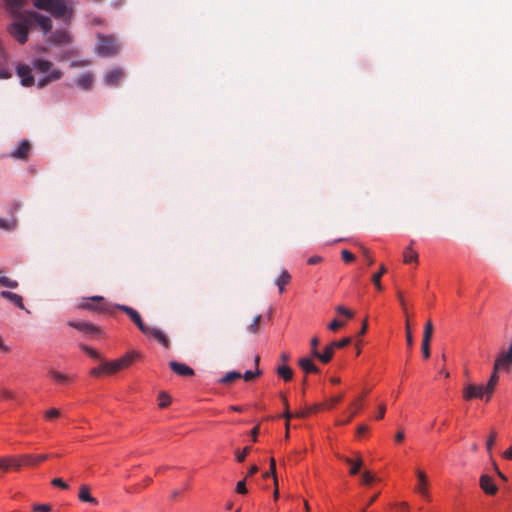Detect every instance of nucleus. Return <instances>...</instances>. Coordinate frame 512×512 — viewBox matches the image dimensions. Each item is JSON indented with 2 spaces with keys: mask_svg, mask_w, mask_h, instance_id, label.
I'll list each match as a JSON object with an SVG mask.
<instances>
[{
  "mask_svg": "<svg viewBox=\"0 0 512 512\" xmlns=\"http://www.w3.org/2000/svg\"><path fill=\"white\" fill-rule=\"evenodd\" d=\"M17 227V220L15 218L3 219L0 218V229L5 231H13Z\"/></svg>",
  "mask_w": 512,
  "mask_h": 512,
  "instance_id": "obj_30",
  "label": "nucleus"
},
{
  "mask_svg": "<svg viewBox=\"0 0 512 512\" xmlns=\"http://www.w3.org/2000/svg\"><path fill=\"white\" fill-rule=\"evenodd\" d=\"M169 366L173 370V372H175L176 374H178L180 376L189 377V376L194 375V370L184 363H180L177 361H171L169 363Z\"/></svg>",
  "mask_w": 512,
  "mask_h": 512,
  "instance_id": "obj_16",
  "label": "nucleus"
},
{
  "mask_svg": "<svg viewBox=\"0 0 512 512\" xmlns=\"http://www.w3.org/2000/svg\"><path fill=\"white\" fill-rule=\"evenodd\" d=\"M351 343V338L350 337H345L339 341H333L331 342L330 344L332 345V347L334 349L336 348H344L346 347L347 345H349Z\"/></svg>",
  "mask_w": 512,
  "mask_h": 512,
  "instance_id": "obj_40",
  "label": "nucleus"
},
{
  "mask_svg": "<svg viewBox=\"0 0 512 512\" xmlns=\"http://www.w3.org/2000/svg\"><path fill=\"white\" fill-rule=\"evenodd\" d=\"M68 325L72 328H75L81 332H83L86 335H96L100 334V329L88 322H82V321H68Z\"/></svg>",
  "mask_w": 512,
  "mask_h": 512,
  "instance_id": "obj_9",
  "label": "nucleus"
},
{
  "mask_svg": "<svg viewBox=\"0 0 512 512\" xmlns=\"http://www.w3.org/2000/svg\"><path fill=\"white\" fill-rule=\"evenodd\" d=\"M48 375L54 379L55 381H57L58 383H61V384H69L73 381V379L66 375V374H63L57 370H54V369H50L48 371Z\"/></svg>",
  "mask_w": 512,
  "mask_h": 512,
  "instance_id": "obj_24",
  "label": "nucleus"
},
{
  "mask_svg": "<svg viewBox=\"0 0 512 512\" xmlns=\"http://www.w3.org/2000/svg\"><path fill=\"white\" fill-rule=\"evenodd\" d=\"M93 80V75L91 73H84L79 76L76 83L81 89L89 90L92 87Z\"/></svg>",
  "mask_w": 512,
  "mask_h": 512,
  "instance_id": "obj_23",
  "label": "nucleus"
},
{
  "mask_svg": "<svg viewBox=\"0 0 512 512\" xmlns=\"http://www.w3.org/2000/svg\"><path fill=\"white\" fill-rule=\"evenodd\" d=\"M98 39L96 51L100 56L111 57L120 51V44L114 36L99 35Z\"/></svg>",
  "mask_w": 512,
  "mask_h": 512,
  "instance_id": "obj_6",
  "label": "nucleus"
},
{
  "mask_svg": "<svg viewBox=\"0 0 512 512\" xmlns=\"http://www.w3.org/2000/svg\"><path fill=\"white\" fill-rule=\"evenodd\" d=\"M52 66H53V63L48 60L36 59L33 61V67L37 71H39L40 73H43V74L49 72V74L47 76H45L44 78L40 79L37 82L38 88H43L46 85H48L49 83L57 81L62 78V76H63L62 71L59 69L51 70Z\"/></svg>",
  "mask_w": 512,
  "mask_h": 512,
  "instance_id": "obj_4",
  "label": "nucleus"
},
{
  "mask_svg": "<svg viewBox=\"0 0 512 512\" xmlns=\"http://www.w3.org/2000/svg\"><path fill=\"white\" fill-rule=\"evenodd\" d=\"M123 77L124 71L121 68H114L104 75L103 80L106 85L114 87L119 84Z\"/></svg>",
  "mask_w": 512,
  "mask_h": 512,
  "instance_id": "obj_10",
  "label": "nucleus"
},
{
  "mask_svg": "<svg viewBox=\"0 0 512 512\" xmlns=\"http://www.w3.org/2000/svg\"><path fill=\"white\" fill-rule=\"evenodd\" d=\"M277 374L283 378L284 381H290L293 377V371L289 366L282 365L278 367Z\"/></svg>",
  "mask_w": 512,
  "mask_h": 512,
  "instance_id": "obj_31",
  "label": "nucleus"
},
{
  "mask_svg": "<svg viewBox=\"0 0 512 512\" xmlns=\"http://www.w3.org/2000/svg\"><path fill=\"white\" fill-rule=\"evenodd\" d=\"M416 475H417V478H418V486H417V491L423 496V497H426L428 495V491H427V476L426 474L421 471V470H417L416 471Z\"/></svg>",
  "mask_w": 512,
  "mask_h": 512,
  "instance_id": "obj_22",
  "label": "nucleus"
},
{
  "mask_svg": "<svg viewBox=\"0 0 512 512\" xmlns=\"http://www.w3.org/2000/svg\"><path fill=\"white\" fill-rule=\"evenodd\" d=\"M311 353L314 357H317V355L319 354V351L317 350V346L319 345V338L318 337H313L311 339Z\"/></svg>",
  "mask_w": 512,
  "mask_h": 512,
  "instance_id": "obj_45",
  "label": "nucleus"
},
{
  "mask_svg": "<svg viewBox=\"0 0 512 512\" xmlns=\"http://www.w3.org/2000/svg\"><path fill=\"white\" fill-rule=\"evenodd\" d=\"M432 334H433V325H432V322L430 320H428L424 327L422 341H426L427 343H430Z\"/></svg>",
  "mask_w": 512,
  "mask_h": 512,
  "instance_id": "obj_36",
  "label": "nucleus"
},
{
  "mask_svg": "<svg viewBox=\"0 0 512 512\" xmlns=\"http://www.w3.org/2000/svg\"><path fill=\"white\" fill-rule=\"evenodd\" d=\"M12 74L6 69H0V79H8Z\"/></svg>",
  "mask_w": 512,
  "mask_h": 512,
  "instance_id": "obj_61",
  "label": "nucleus"
},
{
  "mask_svg": "<svg viewBox=\"0 0 512 512\" xmlns=\"http://www.w3.org/2000/svg\"><path fill=\"white\" fill-rule=\"evenodd\" d=\"M408 511H409V507H408L407 503H404V502L397 505L395 508V512H408Z\"/></svg>",
  "mask_w": 512,
  "mask_h": 512,
  "instance_id": "obj_60",
  "label": "nucleus"
},
{
  "mask_svg": "<svg viewBox=\"0 0 512 512\" xmlns=\"http://www.w3.org/2000/svg\"><path fill=\"white\" fill-rule=\"evenodd\" d=\"M375 480V477L369 472L364 471L361 476V482L365 485L372 483Z\"/></svg>",
  "mask_w": 512,
  "mask_h": 512,
  "instance_id": "obj_42",
  "label": "nucleus"
},
{
  "mask_svg": "<svg viewBox=\"0 0 512 512\" xmlns=\"http://www.w3.org/2000/svg\"><path fill=\"white\" fill-rule=\"evenodd\" d=\"M236 492L239 494H246L248 492L245 480L239 481L236 485Z\"/></svg>",
  "mask_w": 512,
  "mask_h": 512,
  "instance_id": "obj_55",
  "label": "nucleus"
},
{
  "mask_svg": "<svg viewBox=\"0 0 512 512\" xmlns=\"http://www.w3.org/2000/svg\"><path fill=\"white\" fill-rule=\"evenodd\" d=\"M250 450H251V448L247 446L243 449L242 452H240V453L237 452L236 458H237L238 462H243L245 460V458L247 457V455L249 454Z\"/></svg>",
  "mask_w": 512,
  "mask_h": 512,
  "instance_id": "obj_51",
  "label": "nucleus"
},
{
  "mask_svg": "<svg viewBox=\"0 0 512 512\" xmlns=\"http://www.w3.org/2000/svg\"><path fill=\"white\" fill-rule=\"evenodd\" d=\"M0 397L2 399H12L13 398V393L9 390H6V389H3L0 391Z\"/></svg>",
  "mask_w": 512,
  "mask_h": 512,
  "instance_id": "obj_59",
  "label": "nucleus"
},
{
  "mask_svg": "<svg viewBox=\"0 0 512 512\" xmlns=\"http://www.w3.org/2000/svg\"><path fill=\"white\" fill-rule=\"evenodd\" d=\"M30 150H31V145H30L29 141L26 139H23L19 143L18 147L13 152H11L10 156L15 159H19V160H27Z\"/></svg>",
  "mask_w": 512,
  "mask_h": 512,
  "instance_id": "obj_11",
  "label": "nucleus"
},
{
  "mask_svg": "<svg viewBox=\"0 0 512 512\" xmlns=\"http://www.w3.org/2000/svg\"><path fill=\"white\" fill-rule=\"evenodd\" d=\"M422 354L425 359H428L430 357V343H427L426 341H422Z\"/></svg>",
  "mask_w": 512,
  "mask_h": 512,
  "instance_id": "obj_53",
  "label": "nucleus"
},
{
  "mask_svg": "<svg viewBox=\"0 0 512 512\" xmlns=\"http://www.w3.org/2000/svg\"><path fill=\"white\" fill-rule=\"evenodd\" d=\"M406 341H407V345L409 347H411L413 345V338H412V334H411L410 326H409L408 322L406 323Z\"/></svg>",
  "mask_w": 512,
  "mask_h": 512,
  "instance_id": "obj_57",
  "label": "nucleus"
},
{
  "mask_svg": "<svg viewBox=\"0 0 512 512\" xmlns=\"http://www.w3.org/2000/svg\"><path fill=\"white\" fill-rule=\"evenodd\" d=\"M22 468V463L19 456H10V457H1L0 458V469L4 472H8L9 470H20Z\"/></svg>",
  "mask_w": 512,
  "mask_h": 512,
  "instance_id": "obj_8",
  "label": "nucleus"
},
{
  "mask_svg": "<svg viewBox=\"0 0 512 512\" xmlns=\"http://www.w3.org/2000/svg\"><path fill=\"white\" fill-rule=\"evenodd\" d=\"M340 459L350 466L349 472L351 475L358 474L363 466V459L359 454H356L355 458L341 456Z\"/></svg>",
  "mask_w": 512,
  "mask_h": 512,
  "instance_id": "obj_14",
  "label": "nucleus"
},
{
  "mask_svg": "<svg viewBox=\"0 0 512 512\" xmlns=\"http://www.w3.org/2000/svg\"><path fill=\"white\" fill-rule=\"evenodd\" d=\"M322 260L323 259L321 256L315 255V256L310 257L307 262L309 265H316V264L320 263Z\"/></svg>",
  "mask_w": 512,
  "mask_h": 512,
  "instance_id": "obj_58",
  "label": "nucleus"
},
{
  "mask_svg": "<svg viewBox=\"0 0 512 512\" xmlns=\"http://www.w3.org/2000/svg\"><path fill=\"white\" fill-rule=\"evenodd\" d=\"M101 374H105L104 373V363H102L99 367H96V368H93L90 370L91 376L98 377Z\"/></svg>",
  "mask_w": 512,
  "mask_h": 512,
  "instance_id": "obj_54",
  "label": "nucleus"
},
{
  "mask_svg": "<svg viewBox=\"0 0 512 512\" xmlns=\"http://www.w3.org/2000/svg\"><path fill=\"white\" fill-rule=\"evenodd\" d=\"M341 256H342V259L346 262V263H350L352 261H354L355 259V256L348 250H343L341 252Z\"/></svg>",
  "mask_w": 512,
  "mask_h": 512,
  "instance_id": "obj_49",
  "label": "nucleus"
},
{
  "mask_svg": "<svg viewBox=\"0 0 512 512\" xmlns=\"http://www.w3.org/2000/svg\"><path fill=\"white\" fill-rule=\"evenodd\" d=\"M344 325V322L339 321L338 319H334L330 322L328 325V328L332 331H337L339 328H341Z\"/></svg>",
  "mask_w": 512,
  "mask_h": 512,
  "instance_id": "obj_50",
  "label": "nucleus"
},
{
  "mask_svg": "<svg viewBox=\"0 0 512 512\" xmlns=\"http://www.w3.org/2000/svg\"><path fill=\"white\" fill-rule=\"evenodd\" d=\"M486 396L484 392V386L475 385V384H467L463 388V398L464 400H472V399H482Z\"/></svg>",
  "mask_w": 512,
  "mask_h": 512,
  "instance_id": "obj_7",
  "label": "nucleus"
},
{
  "mask_svg": "<svg viewBox=\"0 0 512 512\" xmlns=\"http://www.w3.org/2000/svg\"><path fill=\"white\" fill-rule=\"evenodd\" d=\"M51 509L52 507L49 504H35L33 506L34 512H50Z\"/></svg>",
  "mask_w": 512,
  "mask_h": 512,
  "instance_id": "obj_44",
  "label": "nucleus"
},
{
  "mask_svg": "<svg viewBox=\"0 0 512 512\" xmlns=\"http://www.w3.org/2000/svg\"><path fill=\"white\" fill-rule=\"evenodd\" d=\"M334 348L331 344L325 347L323 353H320L317 355L316 358H318L322 363H328L331 361L333 355H334Z\"/></svg>",
  "mask_w": 512,
  "mask_h": 512,
  "instance_id": "obj_27",
  "label": "nucleus"
},
{
  "mask_svg": "<svg viewBox=\"0 0 512 512\" xmlns=\"http://www.w3.org/2000/svg\"><path fill=\"white\" fill-rule=\"evenodd\" d=\"M512 365V353L505 351L498 355L495 360L493 370L499 371L502 369H509Z\"/></svg>",
  "mask_w": 512,
  "mask_h": 512,
  "instance_id": "obj_12",
  "label": "nucleus"
},
{
  "mask_svg": "<svg viewBox=\"0 0 512 512\" xmlns=\"http://www.w3.org/2000/svg\"><path fill=\"white\" fill-rule=\"evenodd\" d=\"M119 309L126 313L128 317L131 319V321L138 327V329L146 336H149L151 338H154L157 340L160 344H162L164 347L169 346V340L167 336L164 334L163 331H161L158 328H152L149 326H146L138 313L135 309L132 307L126 306V305H114V310Z\"/></svg>",
  "mask_w": 512,
  "mask_h": 512,
  "instance_id": "obj_2",
  "label": "nucleus"
},
{
  "mask_svg": "<svg viewBox=\"0 0 512 512\" xmlns=\"http://www.w3.org/2000/svg\"><path fill=\"white\" fill-rule=\"evenodd\" d=\"M403 262L405 264L409 263H417L418 262V254L416 251L412 249L411 246L407 247L403 253Z\"/></svg>",
  "mask_w": 512,
  "mask_h": 512,
  "instance_id": "obj_29",
  "label": "nucleus"
},
{
  "mask_svg": "<svg viewBox=\"0 0 512 512\" xmlns=\"http://www.w3.org/2000/svg\"><path fill=\"white\" fill-rule=\"evenodd\" d=\"M259 425L255 426L252 430H251V436H252V439L253 441H256L257 440V436L259 434Z\"/></svg>",
  "mask_w": 512,
  "mask_h": 512,
  "instance_id": "obj_63",
  "label": "nucleus"
},
{
  "mask_svg": "<svg viewBox=\"0 0 512 512\" xmlns=\"http://www.w3.org/2000/svg\"><path fill=\"white\" fill-rule=\"evenodd\" d=\"M241 377L242 375L239 372L230 371L220 379V382L223 384H229L237 379H240Z\"/></svg>",
  "mask_w": 512,
  "mask_h": 512,
  "instance_id": "obj_33",
  "label": "nucleus"
},
{
  "mask_svg": "<svg viewBox=\"0 0 512 512\" xmlns=\"http://www.w3.org/2000/svg\"><path fill=\"white\" fill-rule=\"evenodd\" d=\"M343 399V394L332 397L325 402V408L330 410Z\"/></svg>",
  "mask_w": 512,
  "mask_h": 512,
  "instance_id": "obj_39",
  "label": "nucleus"
},
{
  "mask_svg": "<svg viewBox=\"0 0 512 512\" xmlns=\"http://www.w3.org/2000/svg\"><path fill=\"white\" fill-rule=\"evenodd\" d=\"M51 484L53 486H55V487H59V488H62V489H68L69 488L68 484L65 483L62 478H54L51 481Z\"/></svg>",
  "mask_w": 512,
  "mask_h": 512,
  "instance_id": "obj_47",
  "label": "nucleus"
},
{
  "mask_svg": "<svg viewBox=\"0 0 512 512\" xmlns=\"http://www.w3.org/2000/svg\"><path fill=\"white\" fill-rule=\"evenodd\" d=\"M503 457L508 460L512 459V446L503 453Z\"/></svg>",
  "mask_w": 512,
  "mask_h": 512,
  "instance_id": "obj_64",
  "label": "nucleus"
},
{
  "mask_svg": "<svg viewBox=\"0 0 512 512\" xmlns=\"http://www.w3.org/2000/svg\"><path fill=\"white\" fill-rule=\"evenodd\" d=\"M121 370L119 368V364L116 360L111 362H104V373L107 375H112L117 371Z\"/></svg>",
  "mask_w": 512,
  "mask_h": 512,
  "instance_id": "obj_34",
  "label": "nucleus"
},
{
  "mask_svg": "<svg viewBox=\"0 0 512 512\" xmlns=\"http://www.w3.org/2000/svg\"><path fill=\"white\" fill-rule=\"evenodd\" d=\"M495 439H496V432L492 431L490 437L488 438V440L486 442V448L489 453H491V451H492V448L495 443Z\"/></svg>",
  "mask_w": 512,
  "mask_h": 512,
  "instance_id": "obj_46",
  "label": "nucleus"
},
{
  "mask_svg": "<svg viewBox=\"0 0 512 512\" xmlns=\"http://www.w3.org/2000/svg\"><path fill=\"white\" fill-rule=\"evenodd\" d=\"M136 356H137V354L132 352V353L125 354L123 357H121L119 359H116V361L119 364V368L124 369V368L129 367L133 363Z\"/></svg>",
  "mask_w": 512,
  "mask_h": 512,
  "instance_id": "obj_28",
  "label": "nucleus"
},
{
  "mask_svg": "<svg viewBox=\"0 0 512 512\" xmlns=\"http://www.w3.org/2000/svg\"><path fill=\"white\" fill-rule=\"evenodd\" d=\"M385 272H386V268H385V266H384V265H381L380 271H379L378 273L373 274V276H372V282H373V284L375 285V287H376L379 291L383 290V286H382V284H381L380 279H381L382 275H383Z\"/></svg>",
  "mask_w": 512,
  "mask_h": 512,
  "instance_id": "obj_35",
  "label": "nucleus"
},
{
  "mask_svg": "<svg viewBox=\"0 0 512 512\" xmlns=\"http://www.w3.org/2000/svg\"><path fill=\"white\" fill-rule=\"evenodd\" d=\"M280 398L283 402V405H284V408H285V412L283 414V417L287 420V423H286V428L288 429L289 427V420L293 417V414L289 411V403H288V399H287V396L283 393L280 394Z\"/></svg>",
  "mask_w": 512,
  "mask_h": 512,
  "instance_id": "obj_32",
  "label": "nucleus"
},
{
  "mask_svg": "<svg viewBox=\"0 0 512 512\" xmlns=\"http://www.w3.org/2000/svg\"><path fill=\"white\" fill-rule=\"evenodd\" d=\"M260 374H261V371L259 369H256L255 372H253V371H246L242 375V377L244 378L245 381H251L254 378H256L257 376H259Z\"/></svg>",
  "mask_w": 512,
  "mask_h": 512,
  "instance_id": "obj_43",
  "label": "nucleus"
},
{
  "mask_svg": "<svg viewBox=\"0 0 512 512\" xmlns=\"http://www.w3.org/2000/svg\"><path fill=\"white\" fill-rule=\"evenodd\" d=\"M170 403H171V397L168 394L161 392L159 394V407L166 408Z\"/></svg>",
  "mask_w": 512,
  "mask_h": 512,
  "instance_id": "obj_38",
  "label": "nucleus"
},
{
  "mask_svg": "<svg viewBox=\"0 0 512 512\" xmlns=\"http://www.w3.org/2000/svg\"><path fill=\"white\" fill-rule=\"evenodd\" d=\"M49 40L56 45H67L70 43V36L64 30H56Z\"/></svg>",
  "mask_w": 512,
  "mask_h": 512,
  "instance_id": "obj_19",
  "label": "nucleus"
},
{
  "mask_svg": "<svg viewBox=\"0 0 512 512\" xmlns=\"http://www.w3.org/2000/svg\"><path fill=\"white\" fill-rule=\"evenodd\" d=\"M336 311H337V313L345 315L348 318H352L353 317V312L351 310L347 309L344 306H337L336 307Z\"/></svg>",
  "mask_w": 512,
  "mask_h": 512,
  "instance_id": "obj_48",
  "label": "nucleus"
},
{
  "mask_svg": "<svg viewBox=\"0 0 512 512\" xmlns=\"http://www.w3.org/2000/svg\"><path fill=\"white\" fill-rule=\"evenodd\" d=\"M291 281V275L287 270H283L281 275L275 280V284L279 288V292L283 293L285 290V286L289 284Z\"/></svg>",
  "mask_w": 512,
  "mask_h": 512,
  "instance_id": "obj_25",
  "label": "nucleus"
},
{
  "mask_svg": "<svg viewBox=\"0 0 512 512\" xmlns=\"http://www.w3.org/2000/svg\"><path fill=\"white\" fill-rule=\"evenodd\" d=\"M368 429H369V428H368V426H367V425L362 424V425L358 426V428H357V434H358V435H363L364 433H366V432L368 431Z\"/></svg>",
  "mask_w": 512,
  "mask_h": 512,
  "instance_id": "obj_62",
  "label": "nucleus"
},
{
  "mask_svg": "<svg viewBox=\"0 0 512 512\" xmlns=\"http://www.w3.org/2000/svg\"><path fill=\"white\" fill-rule=\"evenodd\" d=\"M33 5L49 12L54 18L68 21L73 14L72 6L66 0H33Z\"/></svg>",
  "mask_w": 512,
  "mask_h": 512,
  "instance_id": "obj_3",
  "label": "nucleus"
},
{
  "mask_svg": "<svg viewBox=\"0 0 512 512\" xmlns=\"http://www.w3.org/2000/svg\"><path fill=\"white\" fill-rule=\"evenodd\" d=\"M270 471L272 473L274 483L277 485V477H276V462L275 459L272 457L270 459Z\"/></svg>",
  "mask_w": 512,
  "mask_h": 512,
  "instance_id": "obj_56",
  "label": "nucleus"
},
{
  "mask_svg": "<svg viewBox=\"0 0 512 512\" xmlns=\"http://www.w3.org/2000/svg\"><path fill=\"white\" fill-rule=\"evenodd\" d=\"M498 382H499L498 372L493 370V373L490 376V379L488 380L486 386H484V392L486 394V401H489L491 399V396L493 395Z\"/></svg>",
  "mask_w": 512,
  "mask_h": 512,
  "instance_id": "obj_18",
  "label": "nucleus"
},
{
  "mask_svg": "<svg viewBox=\"0 0 512 512\" xmlns=\"http://www.w3.org/2000/svg\"><path fill=\"white\" fill-rule=\"evenodd\" d=\"M48 457L49 456L47 454H42V455H38V456L31 455V454L20 455L22 467L23 466H31V467L37 466L41 462L47 460Z\"/></svg>",
  "mask_w": 512,
  "mask_h": 512,
  "instance_id": "obj_15",
  "label": "nucleus"
},
{
  "mask_svg": "<svg viewBox=\"0 0 512 512\" xmlns=\"http://www.w3.org/2000/svg\"><path fill=\"white\" fill-rule=\"evenodd\" d=\"M480 487L481 489L489 495H494L498 487L494 484L493 479L488 475H482L480 477Z\"/></svg>",
  "mask_w": 512,
  "mask_h": 512,
  "instance_id": "obj_17",
  "label": "nucleus"
},
{
  "mask_svg": "<svg viewBox=\"0 0 512 512\" xmlns=\"http://www.w3.org/2000/svg\"><path fill=\"white\" fill-rule=\"evenodd\" d=\"M60 415V412L58 409L52 408L48 410L45 414L46 419L52 420L54 418H57Z\"/></svg>",
  "mask_w": 512,
  "mask_h": 512,
  "instance_id": "obj_52",
  "label": "nucleus"
},
{
  "mask_svg": "<svg viewBox=\"0 0 512 512\" xmlns=\"http://www.w3.org/2000/svg\"><path fill=\"white\" fill-rule=\"evenodd\" d=\"M80 308L107 314H112L114 311V305L108 303L102 296H92L83 299Z\"/></svg>",
  "mask_w": 512,
  "mask_h": 512,
  "instance_id": "obj_5",
  "label": "nucleus"
},
{
  "mask_svg": "<svg viewBox=\"0 0 512 512\" xmlns=\"http://www.w3.org/2000/svg\"><path fill=\"white\" fill-rule=\"evenodd\" d=\"M12 23L8 27L9 34L19 43L25 44L28 40L29 29L36 23L46 35L52 30L50 17L36 11L23 10L26 0H5Z\"/></svg>",
  "mask_w": 512,
  "mask_h": 512,
  "instance_id": "obj_1",
  "label": "nucleus"
},
{
  "mask_svg": "<svg viewBox=\"0 0 512 512\" xmlns=\"http://www.w3.org/2000/svg\"><path fill=\"white\" fill-rule=\"evenodd\" d=\"M298 364L306 373H317L319 371L318 367L309 358H301Z\"/></svg>",
  "mask_w": 512,
  "mask_h": 512,
  "instance_id": "obj_26",
  "label": "nucleus"
},
{
  "mask_svg": "<svg viewBox=\"0 0 512 512\" xmlns=\"http://www.w3.org/2000/svg\"><path fill=\"white\" fill-rule=\"evenodd\" d=\"M17 75L21 78V84L25 87H30L35 82L34 77L31 75V68L27 65L18 66Z\"/></svg>",
  "mask_w": 512,
  "mask_h": 512,
  "instance_id": "obj_13",
  "label": "nucleus"
},
{
  "mask_svg": "<svg viewBox=\"0 0 512 512\" xmlns=\"http://www.w3.org/2000/svg\"><path fill=\"white\" fill-rule=\"evenodd\" d=\"M261 319H262L261 315L255 316L252 323L248 326V331L251 333H257L259 330V325H260Z\"/></svg>",
  "mask_w": 512,
  "mask_h": 512,
  "instance_id": "obj_37",
  "label": "nucleus"
},
{
  "mask_svg": "<svg viewBox=\"0 0 512 512\" xmlns=\"http://www.w3.org/2000/svg\"><path fill=\"white\" fill-rule=\"evenodd\" d=\"M0 296L6 300L12 302L18 308H20L22 310H26L24 303H23V298L19 294H16V293L10 292V291H2L0 293Z\"/></svg>",
  "mask_w": 512,
  "mask_h": 512,
  "instance_id": "obj_20",
  "label": "nucleus"
},
{
  "mask_svg": "<svg viewBox=\"0 0 512 512\" xmlns=\"http://www.w3.org/2000/svg\"><path fill=\"white\" fill-rule=\"evenodd\" d=\"M80 348L85 352L87 353L90 357L94 358V359H101L100 357V354L92 349L91 347L87 346V345H84V344H81L80 345Z\"/></svg>",
  "mask_w": 512,
  "mask_h": 512,
  "instance_id": "obj_41",
  "label": "nucleus"
},
{
  "mask_svg": "<svg viewBox=\"0 0 512 512\" xmlns=\"http://www.w3.org/2000/svg\"><path fill=\"white\" fill-rule=\"evenodd\" d=\"M78 497L82 502H87L92 505L98 504V500L90 494V488L87 485H81Z\"/></svg>",
  "mask_w": 512,
  "mask_h": 512,
  "instance_id": "obj_21",
  "label": "nucleus"
}]
</instances>
